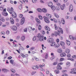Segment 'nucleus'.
<instances>
[{"label": "nucleus", "mask_w": 76, "mask_h": 76, "mask_svg": "<svg viewBox=\"0 0 76 76\" xmlns=\"http://www.w3.org/2000/svg\"><path fill=\"white\" fill-rule=\"evenodd\" d=\"M7 10L9 12L10 14H12V17L13 18H16V14L15 11H13V7H12L11 9H10V8L8 7L7 8Z\"/></svg>", "instance_id": "nucleus-1"}, {"label": "nucleus", "mask_w": 76, "mask_h": 76, "mask_svg": "<svg viewBox=\"0 0 76 76\" xmlns=\"http://www.w3.org/2000/svg\"><path fill=\"white\" fill-rule=\"evenodd\" d=\"M44 36L43 35L40 34H39L37 35V38H39V40L40 41H42L44 40Z\"/></svg>", "instance_id": "nucleus-2"}, {"label": "nucleus", "mask_w": 76, "mask_h": 76, "mask_svg": "<svg viewBox=\"0 0 76 76\" xmlns=\"http://www.w3.org/2000/svg\"><path fill=\"white\" fill-rule=\"evenodd\" d=\"M43 18L44 19L46 23H50V21H49L48 18L45 16H44Z\"/></svg>", "instance_id": "nucleus-3"}, {"label": "nucleus", "mask_w": 76, "mask_h": 76, "mask_svg": "<svg viewBox=\"0 0 76 76\" xmlns=\"http://www.w3.org/2000/svg\"><path fill=\"white\" fill-rule=\"evenodd\" d=\"M54 34H55V37H57V35H58V36H60V31H58V32L55 31L54 33Z\"/></svg>", "instance_id": "nucleus-4"}, {"label": "nucleus", "mask_w": 76, "mask_h": 76, "mask_svg": "<svg viewBox=\"0 0 76 76\" xmlns=\"http://www.w3.org/2000/svg\"><path fill=\"white\" fill-rule=\"evenodd\" d=\"M32 68L34 70H38L39 69V66H38V65H36V66L33 65L32 66Z\"/></svg>", "instance_id": "nucleus-5"}, {"label": "nucleus", "mask_w": 76, "mask_h": 76, "mask_svg": "<svg viewBox=\"0 0 76 76\" xmlns=\"http://www.w3.org/2000/svg\"><path fill=\"white\" fill-rule=\"evenodd\" d=\"M25 18L24 17H23L21 20V22H20V24L21 25H22L24 23V22H25Z\"/></svg>", "instance_id": "nucleus-6"}, {"label": "nucleus", "mask_w": 76, "mask_h": 76, "mask_svg": "<svg viewBox=\"0 0 76 76\" xmlns=\"http://www.w3.org/2000/svg\"><path fill=\"white\" fill-rule=\"evenodd\" d=\"M53 42V38H50L48 39V42L51 44L52 42Z\"/></svg>", "instance_id": "nucleus-7"}, {"label": "nucleus", "mask_w": 76, "mask_h": 76, "mask_svg": "<svg viewBox=\"0 0 76 76\" xmlns=\"http://www.w3.org/2000/svg\"><path fill=\"white\" fill-rule=\"evenodd\" d=\"M73 6H72V4H71L70 5L69 8V10L70 12H72L73 11Z\"/></svg>", "instance_id": "nucleus-8"}, {"label": "nucleus", "mask_w": 76, "mask_h": 76, "mask_svg": "<svg viewBox=\"0 0 76 76\" xmlns=\"http://www.w3.org/2000/svg\"><path fill=\"white\" fill-rule=\"evenodd\" d=\"M10 20L11 22V23L12 24H14L15 23V21L13 20V19L12 18H11L10 19Z\"/></svg>", "instance_id": "nucleus-9"}, {"label": "nucleus", "mask_w": 76, "mask_h": 76, "mask_svg": "<svg viewBox=\"0 0 76 76\" xmlns=\"http://www.w3.org/2000/svg\"><path fill=\"white\" fill-rule=\"evenodd\" d=\"M10 63L12 64L13 66H15V63H14V61L13 59L10 60Z\"/></svg>", "instance_id": "nucleus-10"}, {"label": "nucleus", "mask_w": 76, "mask_h": 76, "mask_svg": "<svg viewBox=\"0 0 76 76\" xmlns=\"http://www.w3.org/2000/svg\"><path fill=\"white\" fill-rule=\"evenodd\" d=\"M45 28L46 31H50V28L46 26L45 27Z\"/></svg>", "instance_id": "nucleus-11"}, {"label": "nucleus", "mask_w": 76, "mask_h": 76, "mask_svg": "<svg viewBox=\"0 0 76 76\" xmlns=\"http://www.w3.org/2000/svg\"><path fill=\"white\" fill-rule=\"evenodd\" d=\"M2 15L5 16H7L8 15V13L6 12H3L2 13Z\"/></svg>", "instance_id": "nucleus-12"}, {"label": "nucleus", "mask_w": 76, "mask_h": 76, "mask_svg": "<svg viewBox=\"0 0 76 76\" xmlns=\"http://www.w3.org/2000/svg\"><path fill=\"white\" fill-rule=\"evenodd\" d=\"M57 52L59 53H62V49H61V48H58L57 50Z\"/></svg>", "instance_id": "nucleus-13"}, {"label": "nucleus", "mask_w": 76, "mask_h": 76, "mask_svg": "<svg viewBox=\"0 0 76 76\" xmlns=\"http://www.w3.org/2000/svg\"><path fill=\"white\" fill-rule=\"evenodd\" d=\"M12 29L14 31H16L17 30V27L16 26H13Z\"/></svg>", "instance_id": "nucleus-14"}, {"label": "nucleus", "mask_w": 76, "mask_h": 76, "mask_svg": "<svg viewBox=\"0 0 76 76\" xmlns=\"http://www.w3.org/2000/svg\"><path fill=\"white\" fill-rule=\"evenodd\" d=\"M60 44L61 46H64V45H65V43L63 41L60 42Z\"/></svg>", "instance_id": "nucleus-15"}, {"label": "nucleus", "mask_w": 76, "mask_h": 76, "mask_svg": "<svg viewBox=\"0 0 76 76\" xmlns=\"http://www.w3.org/2000/svg\"><path fill=\"white\" fill-rule=\"evenodd\" d=\"M37 38H38V37L37 36H34L33 37V40L34 41H36L37 39Z\"/></svg>", "instance_id": "nucleus-16"}, {"label": "nucleus", "mask_w": 76, "mask_h": 76, "mask_svg": "<svg viewBox=\"0 0 76 76\" xmlns=\"http://www.w3.org/2000/svg\"><path fill=\"white\" fill-rule=\"evenodd\" d=\"M60 47V44L59 43H57L55 46V48H58Z\"/></svg>", "instance_id": "nucleus-17"}, {"label": "nucleus", "mask_w": 76, "mask_h": 76, "mask_svg": "<svg viewBox=\"0 0 76 76\" xmlns=\"http://www.w3.org/2000/svg\"><path fill=\"white\" fill-rule=\"evenodd\" d=\"M48 5L49 7H51L53 6V3L51 2H50L48 3Z\"/></svg>", "instance_id": "nucleus-18"}, {"label": "nucleus", "mask_w": 76, "mask_h": 76, "mask_svg": "<svg viewBox=\"0 0 76 76\" xmlns=\"http://www.w3.org/2000/svg\"><path fill=\"white\" fill-rule=\"evenodd\" d=\"M51 46H54L56 45V43L54 42H52L50 44Z\"/></svg>", "instance_id": "nucleus-19"}, {"label": "nucleus", "mask_w": 76, "mask_h": 76, "mask_svg": "<svg viewBox=\"0 0 76 76\" xmlns=\"http://www.w3.org/2000/svg\"><path fill=\"white\" fill-rule=\"evenodd\" d=\"M66 53H63L61 54L60 56L61 57H65V56H66Z\"/></svg>", "instance_id": "nucleus-20"}, {"label": "nucleus", "mask_w": 76, "mask_h": 76, "mask_svg": "<svg viewBox=\"0 0 76 76\" xmlns=\"http://www.w3.org/2000/svg\"><path fill=\"white\" fill-rule=\"evenodd\" d=\"M42 12H44V13H47V11L46 9L44 8L42 10Z\"/></svg>", "instance_id": "nucleus-21"}, {"label": "nucleus", "mask_w": 76, "mask_h": 76, "mask_svg": "<svg viewBox=\"0 0 76 76\" xmlns=\"http://www.w3.org/2000/svg\"><path fill=\"white\" fill-rule=\"evenodd\" d=\"M66 43L68 45H70V42L68 40H66Z\"/></svg>", "instance_id": "nucleus-22"}, {"label": "nucleus", "mask_w": 76, "mask_h": 76, "mask_svg": "<svg viewBox=\"0 0 76 76\" xmlns=\"http://www.w3.org/2000/svg\"><path fill=\"white\" fill-rule=\"evenodd\" d=\"M36 20L38 23H39H39H40V22H41V21H40V20H39V19L38 18H36Z\"/></svg>", "instance_id": "nucleus-23"}, {"label": "nucleus", "mask_w": 76, "mask_h": 76, "mask_svg": "<svg viewBox=\"0 0 76 76\" xmlns=\"http://www.w3.org/2000/svg\"><path fill=\"white\" fill-rule=\"evenodd\" d=\"M0 21H2V22H4L5 21V19L3 17H1L0 19Z\"/></svg>", "instance_id": "nucleus-24"}, {"label": "nucleus", "mask_w": 76, "mask_h": 76, "mask_svg": "<svg viewBox=\"0 0 76 76\" xmlns=\"http://www.w3.org/2000/svg\"><path fill=\"white\" fill-rule=\"evenodd\" d=\"M46 15L47 17L48 18H51V15L48 14H47Z\"/></svg>", "instance_id": "nucleus-25"}, {"label": "nucleus", "mask_w": 76, "mask_h": 76, "mask_svg": "<svg viewBox=\"0 0 76 76\" xmlns=\"http://www.w3.org/2000/svg\"><path fill=\"white\" fill-rule=\"evenodd\" d=\"M55 73L56 74H58L60 73V71L58 70H55Z\"/></svg>", "instance_id": "nucleus-26"}, {"label": "nucleus", "mask_w": 76, "mask_h": 76, "mask_svg": "<svg viewBox=\"0 0 76 76\" xmlns=\"http://www.w3.org/2000/svg\"><path fill=\"white\" fill-rule=\"evenodd\" d=\"M25 37L23 36L21 38V39L22 41H23L25 40Z\"/></svg>", "instance_id": "nucleus-27"}, {"label": "nucleus", "mask_w": 76, "mask_h": 76, "mask_svg": "<svg viewBox=\"0 0 76 76\" xmlns=\"http://www.w3.org/2000/svg\"><path fill=\"white\" fill-rule=\"evenodd\" d=\"M54 16H55V17H56V18H59V16L57 14H54Z\"/></svg>", "instance_id": "nucleus-28"}, {"label": "nucleus", "mask_w": 76, "mask_h": 76, "mask_svg": "<svg viewBox=\"0 0 76 76\" xmlns=\"http://www.w3.org/2000/svg\"><path fill=\"white\" fill-rule=\"evenodd\" d=\"M58 64V62L56 61L53 62V64L54 66H55L56 65H57V64Z\"/></svg>", "instance_id": "nucleus-29"}, {"label": "nucleus", "mask_w": 76, "mask_h": 76, "mask_svg": "<svg viewBox=\"0 0 76 76\" xmlns=\"http://www.w3.org/2000/svg\"><path fill=\"white\" fill-rule=\"evenodd\" d=\"M11 71L12 72V73H15L16 70L14 69H10Z\"/></svg>", "instance_id": "nucleus-30"}, {"label": "nucleus", "mask_w": 76, "mask_h": 76, "mask_svg": "<svg viewBox=\"0 0 76 76\" xmlns=\"http://www.w3.org/2000/svg\"><path fill=\"white\" fill-rule=\"evenodd\" d=\"M37 12H42V10L40 8L37 9Z\"/></svg>", "instance_id": "nucleus-31"}, {"label": "nucleus", "mask_w": 76, "mask_h": 76, "mask_svg": "<svg viewBox=\"0 0 76 76\" xmlns=\"http://www.w3.org/2000/svg\"><path fill=\"white\" fill-rule=\"evenodd\" d=\"M65 52L66 53H70V50L69 49H67L65 50Z\"/></svg>", "instance_id": "nucleus-32"}, {"label": "nucleus", "mask_w": 76, "mask_h": 76, "mask_svg": "<svg viewBox=\"0 0 76 76\" xmlns=\"http://www.w3.org/2000/svg\"><path fill=\"white\" fill-rule=\"evenodd\" d=\"M61 23L63 24V25H64V23H65V21L64 20V19H62L61 20Z\"/></svg>", "instance_id": "nucleus-33"}, {"label": "nucleus", "mask_w": 76, "mask_h": 76, "mask_svg": "<svg viewBox=\"0 0 76 76\" xmlns=\"http://www.w3.org/2000/svg\"><path fill=\"white\" fill-rule=\"evenodd\" d=\"M59 28L60 30V31L61 34H63V29H62L60 27H59Z\"/></svg>", "instance_id": "nucleus-34"}, {"label": "nucleus", "mask_w": 76, "mask_h": 76, "mask_svg": "<svg viewBox=\"0 0 76 76\" xmlns=\"http://www.w3.org/2000/svg\"><path fill=\"white\" fill-rule=\"evenodd\" d=\"M36 73H37V72L36 71H33L31 73V75H35Z\"/></svg>", "instance_id": "nucleus-35"}, {"label": "nucleus", "mask_w": 76, "mask_h": 76, "mask_svg": "<svg viewBox=\"0 0 76 76\" xmlns=\"http://www.w3.org/2000/svg\"><path fill=\"white\" fill-rule=\"evenodd\" d=\"M56 9L58 10V11H59L60 10V7H56Z\"/></svg>", "instance_id": "nucleus-36"}, {"label": "nucleus", "mask_w": 76, "mask_h": 76, "mask_svg": "<svg viewBox=\"0 0 76 76\" xmlns=\"http://www.w3.org/2000/svg\"><path fill=\"white\" fill-rule=\"evenodd\" d=\"M39 26L38 27V29L39 31H40L41 29V28H42V27H41V25H39Z\"/></svg>", "instance_id": "nucleus-37"}, {"label": "nucleus", "mask_w": 76, "mask_h": 76, "mask_svg": "<svg viewBox=\"0 0 76 76\" xmlns=\"http://www.w3.org/2000/svg\"><path fill=\"white\" fill-rule=\"evenodd\" d=\"M64 7L63 6H61V10H64Z\"/></svg>", "instance_id": "nucleus-38"}, {"label": "nucleus", "mask_w": 76, "mask_h": 76, "mask_svg": "<svg viewBox=\"0 0 76 76\" xmlns=\"http://www.w3.org/2000/svg\"><path fill=\"white\" fill-rule=\"evenodd\" d=\"M63 64V63L61 62L58 64V66H59V67H61L60 65H62Z\"/></svg>", "instance_id": "nucleus-39"}, {"label": "nucleus", "mask_w": 76, "mask_h": 76, "mask_svg": "<svg viewBox=\"0 0 76 76\" xmlns=\"http://www.w3.org/2000/svg\"><path fill=\"white\" fill-rule=\"evenodd\" d=\"M57 69L58 70L60 69V70H61L62 69V68L60 67H59V66H58L57 67Z\"/></svg>", "instance_id": "nucleus-40"}, {"label": "nucleus", "mask_w": 76, "mask_h": 76, "mask_svg": "<svg viewBox=\"0 0 76 76\" xmlns=\"http://www.w3.org/2000/svg\"><path fill=\"white\" fill-rule=\"evenodd\" d=\"M54 27L55 28V29L56 30H57V29H58V28H57V25H56V24H54Z\"/></svg>", "instance_id": "nucleus-41"}, {"label": "nucleus", "mask_w": 76, "mask_h": 76, "mask_svg": "<svg viewBox=\"0 0 76 76\" xmlns=\"http://www.w3.org/2000/svg\"><path fill=\"white\" fill-rule=\"evenodd\" d=\"M35 49V47H32L30 49V50L31 51L33 50H34Z\"/></svg>", "instance_id": "nucleus-42"}, {"label": "nucleus", "mask_w": 76, "mask_h": 76, "mask_svg": "<svg viewBox=\"0 0 76 76\" xmlns=\"http://www.w3.org/2000/svg\"><path fill=\"white\" fill-rule=\"evenodd\" d=\"M37 1V0H32V2L33 3H35Z\"/></svg>", "instance_id": "nucleus-43"}, {"label": "nucleus", "mask_w": 76, "mask_h": 76, "mask_svg": "<svg viewBox=\"0 0 76 76\" xmlns=\"http://www.w3.org/2000/svg\"><path fill=\"white\" fill-rule=\"evenodd\" d=\"M56 4L58 6H61V4L59 3L58 2L56 3Z\"/></svg>", "instance_id": "nucleus-44"}, {"label": "nucleus", "mask_w": 76, "mask_h": 76, "mask_svg": "<svg viewBox=\"0 0 76 76\" xmlns=\"http://www.w3.org/2000/svg\"><path fill=\"white\" fill-rule=\"evenodd\" d=\"M70 73L72 74H73V73H74V74H76V72L71 71V72H70Z\"/></svg>", "instance_id": "nucleus-45"}, {"label": "nucleus", "mask_w": 76, "mask_h": 76, "mask_svg": "<svg viewBox=\"0 0 76 76\" xmlns=\"http://www.w3.org/2000/svg\"><path fill=\"white\" fill-rule=\"evenodd\" d=\"M51 8L52 10H55V6H53L51 7Z\"/></svg>", "instance_id": "nucleus-46"}, {"label": "nucleus", "mask_w": 76, "mask_h": 76, "mask_svg": "<svg viewBox=\"0 0 76 76\" xmlns=\"http://www.w3.org/2000/svg\"><path fill=\"white\" fill-rule=\"evenodd\" d=\"M41 32H42V34H43V35H44V34H45V32L44 30L42 31H41Z\"/></svg>", "instance_id": "nucleus-47"}, {"label": "nucleus", "mask_w": 76, "mask_h": 76, "mask_svg": "<svg viewBox=\"0 0 76 76\" xmlns=\"http://www.w3.org/2000/svg\"><path fill=\"white\" fill-rule=\"evenodd\" d=\"M0 10H3V7H2V6H1L0 7Z\"/></svg>", "instance_id": "nucleus-48"}, {"label": "nucleus", "mask_w": 76, "mask_h": 76, "mask_svg": "<svg viewBox=\"0 0 76 76\" xmlns=\"http://www.w3.org/2000/svg\"><path fill=\"white\" fill-rule=\"evenodd\" d=\"M1 35H5V32L4 31H2L1 32Z\"/></svg>", "instance_id": "nucleus-49"}, {"label": "nucleus", "mask_w": 76, "mask_h": 76, "mask_svg": "<svg viewBox=\"0 0 76 76\" xmlns=\"http://www.w3.org/2000/svg\"><path fill=\"white\" fill-rule=\"evenodd\" d=\"M39 17L40 19H41V20H42V16H41V15H39Z\"/></svg>", "instance_id": "nucleus-50"}, {"label": "nucleus", "mask_w": 76, "mask_h": 76, "mask_svg": "<svg viewBox=\"0 0 76 76\" xmlns=\"http://www.w3.org/2000/svg\"><path fill=\"white\" fill-rule=\"evenodd\" d=\"M67 56L68 57H70V54L68 53L67 54Z\"/></svg>", "instance_id": "nucleus-51"}, {"label": "nucleus", "mask_w": 76, "mask_h": 76, "mask_svg": "<svg viewBox=\"0 0 76 76\" xmlns=\"http://www.w3.org/2000/svg\"><path fill=\"white\" fill-rule=\"evenodd\" d=\"M32 28L31 27H28V30L30 31H32Z\"/></svg>", "instance_id": "nucleus-52"}, {"label": "nucleus", "mask_w": 76, "mask_h": 76, "mask_svg": "<svg viewBox=\"0 0 76 76\" xmlns=\"http://www.w3.org/2000/svg\"><path fill=\"white\" fill-rule=\"evenodd\" d=\"M64 58H61L60 59V61H64Z\"/></svg>", "instance_id": "nucleus-53"}, {"label": "nucleus", "mask_w": 76, "mask_h": 76, "mask_svg": "<svg viewBox=\"0 0 76 76\" xmlns=\"http://www.w3.org/2000/svg\"><path fill=\"white\" fill-rule=\"evenodd\" d=\"M48 58V54L47 53L46 54L45 58V59H47Z\"/></svg>", "instance_id": "nucleus-54"}, {"label": "nucleus", "mask_w": 76, "mask_h": 76, "mask_svg": "<svg viewBox=\"0 0 76 76\" xmlns=\"http://www.w3.org/2000/svg\"><path fill=\"white\" fill-rule=\"evenodd\" d=\"M2 71H4V72H7V70L6 69H2Z\"/></svg>", "instance_id": "nucleus-55"}, {"label": "nucleus", "mask_w": 76, "mask_h": 76, "mask_svg": "<svg viewBox=\"0 0 76 76\" xmlns=\"http://www.w3.org/2000/svg\"><path fill=\"white\" fill-rule=\"evenodd\" d=\"M68 60H70L71 61H74V59H72V58H69V59H68Z\"/></svg>", "instance_id": "nucleus-56"}, {"label": "nucleus", "mask_w": 76, "mask_h": 76, "mask_svg": "<svg viewBox=\"0 0 76 76\" xmlns=\"http://www.w3.org/2000/svg\"><path fill=\"white\" fill-rule=\"evenodd\" d=\"M20 36H17V37L16 39H20Z\"/></svg>", "instance_id": "nucleus-57"}, {"label": "nucleus", "mask_w": 76, "mask_h": 76, "mask_svg": "<svg viewBox=\"0 0 76 76\" xmlns=\"http://www.w3.org/2000/svg\"><path fill=\"white\" fill-rule=\"evenodd\" d=\"M67 65L68 66H69L70 65V62H68L66 63Z\"/></svg>", "instance_id": "nucleus-58"}, {"label": "nucleus", "mask_w": 76, "mask_h": 76, "mask_svg": "<svg viewBox=\"0 0 76 76\" xmlns=\"http://www.w3.org/2000/svg\"><path fill=\"white\" fill-rule=\"evenodd\" d=\"M6 33L7 35H9V34H10V31H7L6 32Z\"/></svg>", "instance_id": "nucleus-59"}, {"label": "nucleus", "mask_w": 76, "mask_h": 76, "mask_svg": "<svg viewBox=\"0 0 76 76\" xmlns=\"http://www.w3.org/2000/svg\"><path fill=\"white\" fill-rule=\"evenodd\" d=\"M72 58H76V55H74L72 57Z\"/></svg>", "instance_id": "nucleus-60"}, {"label": "nucleus", "mask_w": 76, "mask_h": 76, "mask_svg": "<svg viewBox=\"0 0 76 76\" xmlns=\"http://www.w3.org/2000/svg\"><path fill=\"white\" fill-rule=\"evenodd\" d=\"M51 37H54V36H55V34L54 33H53L51 34Z\"/></svg>", "instance_id": "nucleus-61"}, {"label": "nucleus", "mask_w": 76, "mask_h": 76, "mask_svg": "<svg viewBox=\"0 0 76 76\" xmlns=\"http://www.w3.org/2000/svg\"><path fill=\"white\" fill-rule=\"evenodd\" d=\"M20 50H23L24 49V48H23L22 47H20Z\"/></svg>", "instance_id": "nucleus-62"}, {"label": "nucleus", "mask_w": 76, "mask_h": 76, "mask_svg": "<svg viewBox=\"0 0 76 76\" xmlns=\"http://www.w3.org/2000/svg\"><path fill=\"white\" fill-rule=\"evenodd\" d=\"M24 31L26 32H27V28H26V29L24 30Z\"/></svg>", "instance_id": "nucleus-63"}, {"label": "nucleus", "mask_w": 76, "mask_h": 76, "mask_svg": "<svg viewBox=\"0 0 76 76\" xmlns=\"http://www.w3.org/2000/svg\"><path fill=\"white\" fill-rule=\"evenodd\" d=\"M62 76H68V75L66 74H64Z\"/></svg>", "instance_id": "nucleus-64"}]
</instances>
